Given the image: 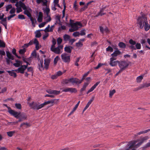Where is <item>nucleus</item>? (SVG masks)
I'll return each mask as SVG.
<instances>
[{"label":"nucleus","mask_w":150,"mask_h":150,"mask_svg":"<svg viewBox=\"0 0 150 150\" xmlns=\"http://www.w3.org/2000/svg\"><path fill=\"white\" fill-rule=\"evenodd\" d=\"M76 46L78 47H81L83 46V44L82 43L79 41V42L76 43Z\"/></svg>","instance_id":"nucleus-50"},{"label":"nucleus","mask_w":150,"mask_h":150,"mask_svg":"<svg viewBox=\"0 0 150 150\" xmlns=\"http://www.w3.org/2000/svg\"><path fill=\"white\" fill-rule=\"evenodd\" d=\"M37 40V39L36 38H35L34 40H30L29 42L28 43L29 45H31L33 44H35V43H34V42L36 41L35 40Z\"/></svg>","instance_id":"nucleus-53"},{"label":"nucleus","mask_w":150,"mask_h":150,"mask_svg":"<svg viewBox=\"0 0 150 150\" xmlns=\"http://www.w3.org/2000/svg\"><path fill=\"white\" fill-rule=\"evenodd\" d=\"M31 55L32 56L34 57L35 58L37 57V54L35 50H34L33 51Z\"/></svg>","instance_id":"nucleus-55"},{"label":"nucleus","mask_w":150,"mask_h":150,"mask_svg":"<svg viewBox=\"0 0 150 150\" xmlns=\"http://www.w3.org/2000/svg\"><path fill=\"white\" fill-rule=\"evenodd\" d=\"M79 35L80 33L78 32H76L74 33L73 34V35L75 37L79 36Z\"/></svg>","instance_id":"nucleus-56"},{"label":"nucleus","mask_w":150,"mask_h":150,"mask_svg":"<svg viewBox=\"0 0 150 150\" xmlns=\"http://www.w3.org/2000/svg\"><path fill=\"white\" fill-rule=\"evenodd\" d=\"M77 91L76 89L75 88H70V92L71 93H76Z\"/></svg>","instance_id":"nucleus-36"},{"label":"nucleus","mask_w":150,"mask_h":150,"mask_svg":"<svg viewBox=\"0 0 150 150\" xmlns=\"http://www.w3.org/2000/svg\"><path fill=\"white\" fill-rule=\"evenodd\" d=\"M12 8V6L11 4H9L7 5L6 7V11H8L9 10Z\"/></svg>","instance_id":"nucleus-51"},{"label":"nucleus","mask_w":150,"mask_h":150,"mask_svg":"<svg viewBox=\"0 0 150 150\" xmlns=\"http://www.w3.org/2000/svg\"><path fill=\"white\" fill-rule=\"evenodd\" d=\"M116 58H110V61L109 64L111 67H115L116 66L117 64H118L119 61L118 60L114 61L116 60Z\"/></svg>","instance_id":"nucleus-10"},{"label":"nucleus","mask_w":150,"mask_h":150,"mask_svg":"<svg viewBox=\"0 0 150 150\" xmlns=\"http://www.w3.org/2000/svg\"><path fill=\"white\" fill-rule=\"evenodd\" d=\"M7 18L6 17L4 18H3L1 20V21H0V23L3 24L5 23H7L6 21Z\"/></svg>","instance_id":"nucleus-35"},{"label":"nucleus","mask_w":150,"mask_h":150,"mask_svg":"<svg viewBox=\"0 0 150 150\" xmlns=\"http://www.w3.org/2000/svg\"><path fill=\"white\" fill-rule=\"evenodd\" d=\"M19 5L24 10L23 12L24 14L26 15L28 17H30L31 16V12L32 11L30 8L28 6H26L25 4L21 1H19Z\"/></svg>","instance_id":"nucleus-4"},{"label":"nucleus","mask_w":150,"mask_h":150,"mask_svg":"<svg viewBox=\"0 0 150 150\" xmlns=\"http://www.w3.org/2000/svg\"><path fill=\"white\" fill-rule=\"evenodd\" d=\"M46 91L49 93L54 94L55 95L59 94L60 92V91H57V90L51 89L47 90Z\"/></svg>","instance_id":"nucleus-15"},{"label":"nucleus","mask_w":150,"mask_h":150,"mask_svg":"<svg viewBox=\"0 0 150 150\" xmlns=\"http://www.w3.org/2000/svg\"><path fill=\"white\" fill-rule=\"evenodd\" d=\"M59 59V58L58 56H56L54 59V64H56L58 60Z\"/></svg>","instance_id":"nucleus-43"},{"label":"nucleus","mask_w":150,"mask_h":150,"mask_svg":"<svg viewBox=\"0 0 150 150\" xmlns=\"http://www.w3.org/2000/svg\"><path fill=\"white\" fill-rule=\"evenodd\" d=\"M50 50L56 54H59L62 52L61 50L57 47L50 48Z\"/></svg>","instance_id":"nucleus-14"},{"label":"nucleus","mask_w":150,"mask_h":150,"mask_svg":"<svg viewBox=\"0 0 150 150\" xmlns=\"http://www.w3.org/2000/svg\"><path fill=\"white\" fill-rule=\"evenodd\" d=\"M135 49H132V50H136V49L139 50L141 48V45L140 43H136L135 45Z\"/></svg>","instance_id":"nucleus-25"},{"label":"nucleus","mask_w":150,"mask_h":150,"mask_svg":"<svg viewBox=\"0 0 150 150\" xmlns=\"http://www.w3.org/2000/svg\"><path fill=\"white\" fill-rule=\"evenodd\" d=\"M69 82H70V79H64L63 80L62 83L63 84H67Z\"/></svg>","instance_id":"nucleus-42"},{"label":"nucleus","mask_w":150,"mask_h":150,"mask_svg":"<svg viewBox=\"0 0 150 150\" xmlns=\"http://www.w3.org/2000/svg\"><path fill=\"white\" fill-rule=\"evenodd\" d=\"M118 45L121 48L125 49L126 47V44L122 42H120L118 43Z\"/></svg>","instance_id":"nucleus-24"},{"label":"nucleus","mask_w":150,"mask_h":150,"mask_svg":"<svg viewBox=\"0 0 150 150\" xmlns=\"http://www.w3.org/2000/svg\"><path fill=\"white\" fill-rule=\"evenodd\" d=\"M70 88L69 87H67L64 88L62 91L63 92H70Z\"/></svg>","instance_id":"nucleus-59"},{"label":"nucleus","mask_w":150,"mask_h":150,"mask_svg":"<svg viewBox=\"0 0 150 150\" xmlns=\"http://www.w3.org/2000/svg\"><path fill=\"white\" fill-rule=\"evenodd\" d=\"M22 60L24 62H31V58L29 57L28 58H25L24 57H23Z\"/></svg>","instance_id":"nucleus-31"},{"label":"nucleus","mask_w":150,"mask_h":150,"mask_svg":"<svg viewBox=\"0 0 150 150\" xmlns=\"http://www.w3.org/2000/svg\"><path fill=\"white\" fill-rule=\"evenodd\" d=\"M4 105L7 108L8 111V112L11 115H15V113L14 112V110H12L11 108L7 106V104H4Z\"/></svg>","instance_id":"nucleus-18"},{"label":"nucleus","mask_w":150,"mask_h":150,"mask_svg":"<svg viewBox=\"0 0 150 150\" xmlns=\"http://www.w3.org/2000/svg\"><path fill=\"white\" fill-rule=\"evenodd\" d=\"M113 49L110 46H109L106 48V51L107 52H110L113 51Z\"/></svg>","instance_id":"nucleus-37"},{"label":"nucleus","mask_w":150,"mask_h":150,"mask_svg":"<svg viewBox=\"0 0 150 150\" xmlns=\"http://www.w3.org/2000/svg\"><path fill=\"white\" fill-rule=\"evenodd\" d=\"M46 23V22H43L39 25V27L40 28L43 27L45 24Z\"/></svg>","instance_id":"nucleus-57"},{"label":"nucleus","mask_w":150,"mask_h":150,"mask_svg":"<svg viewBox=\"0 0 150 150\" xmlns=\"http://www.w3.org/2000/svg\"><path fill=\"white\" fill-rule=\"evenodd\" d=\"M70 38V36L67 34H65L63 36L64 40L65 41L68 40Z\"/></svg>","instance_id":"nucleus-30"},{"label":"nucleus","mask_w":150,"mask_h":150,"mask_svg":"<svg viewBox=\"0 0 150 150\" xmlns=\"http://www.w3.org/2000/svg\"><path fill=\"white\" fill-rule=\"evenodd\" d=\"M106 14L105 13H103V12H101L100 11H99L95 16V17H97L99 16H102L103 15H105Z\"/></svg>","instance_id":"nucleus-39"},{"label":"nucleus","mask_w":150,"mask_h":150,"mask_svg":"<svg viewBox=\"0 0 150 150\" xmlns=\"http://www.w3.org/2000/svg\"><path fill=\"white\" fill-rule=\"evenodd\" d=\"M5 47V43L1 40H0V47Z\"/></svg>","instance_id":"nucleus-40"},{"label":"nucleus","mask_w":150,"mask_h":150,"mask_svg":"<svg viewBox=\"0 0 150 150\" xmlns=\"http://www.w3.org/2000/svg\"><path fill=\"white\" fill-rule=\"evenodd\" d=\"M35 40L34 42L35 45V48L37 50H38L41 48V46L39 45V43L37 40Z\"/></svg>","instance_id":"nucleus-22"},{"label":"nucleus","mask_w":150,"mask_h":150,"mask_svg":"<svg viewBox=\"0 0 150 150\" xmlns=\"http://www.w3.org/2000/svg\"><path fill=\"white\" fill-rule=\"evenodd\" d=\"M50 60L49 59H45L44 60V68L47 70L49 67V64L50 63Z\"/></svg>","instance_id":"nucleus-16"},{"label":"nucleus","mask_w":150,"mask_h":150,"mask_svg":"<svg viewBox=\"0 0 150 150\" xmlns=\"http://www.w3.org/2000/svg\"><path fill=\"white\" fill-rule=\"evenodd\" d=\"M88 7L86 5H85L81 9L80 11H84Z\"/></svg>","instance_id":"nucleus-61"},{"label":"nucleus","mask_w":150,"mask_h":150,"mask_svg":"<svg viewBox=\"0 0 150 150\" xmlns=\"http://www.w3.org/2000/svg\"><path fill=\"white\" fill-rule=\"evenodd\" d=\"M77 2L76 1L74 3V6H73V8L75 10L77 11L78 8L77 6L76 5Z\"/></svg>","instance_id":"nucleus-44"},{"label":"nucleus","mask_w":150,"mask_h":150,"mask_svg":"<svg viewBox=\"0 0 150 150\" xmlns=\"http://www.w3.org/2000/svg\"><path fill=\"white\" fill-rule=\"evenodd\" d=\"M26 69V66L24 65H21V67L18 68L17 69H15V70H12V71H15L20 73L21 74H24L25 70Z\"/></svg>","instance_id":"nucleus-11"},{"label":"nucleus","mask_w":150,"mask_h":150,"mask_svg":"<svg viewBox=\"0 0 150 150\" xmlns=\"http://www.w3.org/2000/svg\"><path fill=\"white\" fill-rule=\"evenodd\" d=\"M100 83V81H98L89 90L87 91L86 93L88 94L90 92L92 91L96 88V86Z\"/></svg>","instance_id":"nucleus-17"},{"label":"nucleus","mask_w":150,"mask_h":150,"mask_svg":"<svg viewBox=\"0 0 150 150\" xmlns=\"http://www.w3.org/2000/svg\"><path fill=\"white\" fill-rule=\"evenodd\" d=\"M43 30H37L35 32V37L37 38H39L41 36V34L40 33V31H43Z\"/></svg>","instance_id":"nucleus-23"},{"label":"nucleus","mask_w":150,"mask_h":150,"mask_svg":"<svg viewBox=\"0 0 150 150\" xmlns=\"http://www.w3.org/2000/svg\"><path fill=\"white\" fill-rule=\"evenodd\" d=\"M14 112H16L15 114V115H12L16 118H19V117H20L23 120H25L27 118V116L24 113H21V112L18 113L15 111Z\"/></svg>","instance_id":"nucleus-9"},{"label":"nucleus","mask_w":150,"mask_h":150,"mask_svg":"<svg viewBox=\"0 0 150 150\" xmlns=\"http://www.w3.org/2000/svg\"><path fill=\"white\" fill-rule=\"evenodd\" d=\"M26 50L25 48H23V49L20 50L19 52L20 54H23L25 52Z\"/></svg>","instance_id":"nucleus-41"},{"label":"nucleus","mask_w":150,"mask_h":150,"mask_svg":"<svg viewBox=\"0 0 150 150\" xmlns=\"http://www.w3.org/2000/svg\"><path fill=\"white\" fill-rule=\"evenodd\" d=\"M86 87L83 86L82 88H81L80 90V95H83L82 92L83 91H85L86 90Z\"/></svg>","instance_id":"nucleus-54"},{"label":"nucleus","mask_w":150,"mask_h":150,"mask_svg":"<svg viewBox=\"0 0 150 150\" xmlns=\"http://www.w3.org/2000/svg\"><path fill=\"white\" fill-rule=\"evenodd\" d=\"M129 63L125 61H119L118 66L120 69L122 71H124L127 67L129 66Z\"/></svg>","instance_id":"nucleus-5"},{"label":"nucleus","mask_w":150,"mask_h":150,"mask_svg":"<svg viewBox=\"0 0 150 150\" xmlns=\"http://www.w3.org/2000/svg\"><path fill=\"white\" fill-rule=\"evenodd\" d=\"M129 43L131 45L129 46V48L132 50V49H135V46H134L136 43V42L132 39H130L129 40Z\"/></svg>","instance_id":"nucleus-12"},{"label":"nucleus","mask_w":150,"mask_h":150,"mask_svg":"<svg viewBox=\"0 0 150 150\" xmlns=\"http://www.w3.org/2000/svg\"><path fill=\"white\" fill-rule=\"evenodd\" d=\"M52 44L51 45V48H52L55 47V45L56 43V40L55 39H54V38H53L52 39Z\"/></svg>","instance_id":"nucleus-33"},{"label":"nucleus","mask_w":150,"mask_h":150,"mask_svg":"<svg viewBox=\"0 0 150 150\" xmlns=\"http://www.w3.org/2000/svg\"><path fill=\"white\" fill-rule=\"evenodd\" d=\"M62 41V39L60 38H58L57 39V43L58 45H60Z\"/></svg>","instance_id":"nucleus-46"},{"label":"nucleus","mask_w":150,"mask_h":150,"mask_svg":"<svg viewBox=\"0 0 150 150\" xmlns=\"http://www.w3.org/2000/svg\"><path fill=\"white\" fill-rule=\"evenodd\" d=\"M66 29V26L65 25H62L61 27L58 28V31H61L62 30H65Z\"/></svg>","instance_id":"nucleus-47"},{"label":"nucleus","mask_w":150,"mask_h":150,"mask_svg":"<svg viewBox=\"0 0 150 150\" xmlns=\"http://www.w3.org/2000/svg\"><path fill=\"white\" fill-rule=\"evenodd\" d=\"M147 22V18L145 14H142V16L139 17L137 19V23L141 29L143 28L145 24Z\"/></svg>","instance_id":"nucleus-3"},{"label":"nucleus","mask_w":150,"mask_h":150,"mask_svg":"<svg viewBox=\"0 0 150 150\" xmlns=\"http://www.w3.org/2000/svg\"><path fill=\"white\" fill-rule=\"evenodd\" d=\"M72 48V47L71 46L65 47L64 48V51L68 53H71Z\"/></svg>","instance_id":"nucleus-20"},{"label":"nucleus","mask_w":150,"mask_h":150,"mask_svg":"<svg viewBox=\"0 0 150 150\" xmlns=\"http://www.w3.org/2000/svg\"><path fill=\"white\" fill-rule=\"evenodd\" d=\"M40 64H38L39 69L40 70H41L42 69H43V62L42 60L40 61Z\"/></svg>","instance_id":"nucleus-29"},{"label":"nucleus","mask_w":150,"mask_h":150,"mask_svg":"<svg viewBox=\"0 0 150 150\" xmlns=\"http://www.w3.org/2000/svg\"><path fill=\"white\" fill-rule=\"evenodd\" d=\"M58 101V99H52L45 102L43 103L40 104L39 103L35 102L34 101L29 104L30 106L34 110H39L43 107L45 105L50 104V106H53L54 103L57 104Z\"/></svg>","instance_id":"nucleus-1"},{"label":"nucleus","mask_w":150,"mask_h":150,"mask_svg":"<svg viewBox=\"0 0 150 150\" xmlns=\"http://www.w3.org/2000/svg\"><path fill=\"white\" fill-rule=\"evenodd\" d=\"M144 26V30L146 31H147L150 28V25L148 23V22L146 23L145 24Z\"/></svg>","instance_id":"nucleus-27"},{"label":"nucleus","mask_w":150,"mask_h":150,"mask_svg":"<svg viewBox=\"0 0 150 150\" xmlns=\"http://www.w3.org/2000/svg\"><path fill=\"white\" fill-rule=\"evenodd\" d=\"M105 70L107 71L105 74L106 75L111 72L112 71V69L109 68L106 69H105Z\"/></svg>","instance_id":"nucleus-62"},{"label":"nucleus","mask_w":150,"mask_h":150,"mask_svg":"<svg viewBox=\"0 0 150 150\" xmlns=\"http://www.w3.org/2000/svg\"><path fill=\"white\" fill-rule=\"evenodd\" d=\"M55 19L56 21H57L59 22H60V17L59 16H57L55 17Z\"/></svg>","instance_id":"nucleus-60"},{"label":"nucleus","mask_w":150,"mask_h":150,"mask_svg":"<svg viewBox=\"0 0 150 150\" xmlns=\"http://www.w3.org/2000/svg\"><path fill=\"white\" fill-rule=\"evenodd\" d=\"M149 138L148 136H146L141 138L139 139L130 142L127 144V145L129 146L128 148L126 150H135L134 149L135 146L136 147L139 146L143 143L148 139Z\"/></svg>","instance_id":"nucleus-2"},{"label":"nucleus","mask_w":150,"mask_h":150,"mask_svg":"<svg viewBox=\"0 0 150 150\" xmlns=\"http://www.w3.org/2000/svg\"><path fill=\"white\" fill-rule=\"evenodd\" d=\"M43 18V14L41 12H40L38 17V21L39 22H42Z\"/></svg>","instance_id":"nucleus-21"},{"label":"nucleus","mask_w":150,"mask_h":150,"mask_svg":"<svg viewBox=\"0 0 150 150\" xmlns=\"http://www.w3.org/2000/svg\"><path fill=\"white\" fill-rule=\"evenodd\" d=\"M15 106L17 109H21V105L20 103H16Z\"/></svg>","instance_id":"nucleus-48"},{"label":"nucleus","mask_w":150,"mask_h":150,"mask_svg":"<svg viewBox=\"0 0 150 150\" xmlns=\"http://www.w3.org/2000/svg\"><path fill=\"white\" fill-rule=\"evenodd\" d=\"M148 132L147 130H146L144 131H140L138 133V134H139V135L143 134L146 133Z\"/></svg>","instance_id":"nucleus-58"},{"label":"nucleus","mask_w":150,"mask_h":150,"mask_svg":"<svg viewBox=\"0 0 150 150\" xmlns=\"http://www.w3.org/2000/svg\"><path fill=\"white\" fill-rule=\"evenodd\" d=\"M16 15L15 14H12V15H10V16H8L7 18H8V20H10V19L11 18H13V17H14V16H15Z\"/></svg>","instance_id":"nucleus-63"},{"label":"nucleus","mask_w":150,"mask_h":150,"mask_svg":"<svg viewBox=\"0 0 150 150\" xmlns=\"http://www.w3.org/2000/svg\"><path fill=\"white\" fill-rule=\"evenodd\" d=\"M15 9L14 8H12L10 11V13L11 14L14 13L15 12Z\"/></svg>","instance_id":"nucleus-64"},{"label":"nucleus","mask_w":150,"mask_h":150,"mask_svg":"<svg viewBox=\"0 0 150 150\" xmlns=\"http://www.w3.org/2000/svg\"><path fill=\"white\" fill-rule=\"evenodd\" d=\"M15 133V131H9L7 132V134L9 137H11Z\"/></svg>","instance_id":"nucleus-34"},{"label":"nucleus","mask_w":150,"mask_h":150,"mask_svg":"<svg viewBox=\"0 0 150 150\" xmlns=\"http://www.w3.org/2000/svg\"><path fill=\"white\" fill-rule=\"evenodd\" d=\"M7 72L8 73L9 75L11 76H13L15 78L17 76V75L16 73L11 71H8Z\"/></svg>","instance_id":"nucleus-26"},{"label":"nucleus","mask_w":150,"mask_h":150,"mask_svg":"<svg viewBox=\"0 0 150 150\" xmlns=\"http://www.w3.org/2000/svg\"><path fill=\"white\" fill-rule=\"evenodd\" d=\"M26 69H27V72H31L32 73H33V67H28Z\"/></svg>","instance_id":"nucleus-38"},{"label":"nucleus","mask_w":150,"mask_h":150,"mask_svg":"<svg viewBox=\"0 0 150 150\" xmlns=\"http://www.w3.org/2000/svg\"><path fill=\"white\" fill-rule=\"evenodd\" d=\"M6 56L8 58V59H6V62L7 64L9 65L10 62L12 63V62L11 61L10 59L13 60L14 57L8 51H6Z\"/></svg>","instance_id":"nucleus-8"},{"label":"nucleus","mask_w":150,"mask_h":150,"mask_svg":"<svg viewBox=\"0 0 150 150\" xmlns=\"http://www.w3.org/2000/svg\"><path fill=\"white\" fill-rule=\"evenodd\" d=\"M70 82L72 83H75L76 84H79V79L76 78H71L70 79Z\"/></svg>","instance_id":"nucleus-19"},{"label":"nucleus","mask_w":150,"mask_h":150,"mask_svg":"<svg viewBox=\"0 0 150 150\" xmlns=\"http://www.w3.org/2000/svg\"><path fill=\"white\" fill-rule=\"evenodd\" d=\"M61 57L62 61L65 63H69L70 60V56L67 53H64L61 54Z\"/></svg>","instance_id":"nucleus-7"},{"label":"nucleus","mask_w":150,"mask_h":150,"mask_svg":"<svg viewBox=\"0 0 150 150\" xmlns=\"http://www.w3.org/2000/svg\"><path fill=\"white\" fill-rule=\"evenodd\" d=\"M18 18L19 19L23 20L25 19L24 16L23 15L20 14L18 15Z\"/></svg>","instance_id":"nucleus-52"},{"label":"nucleus","mask_w":150,"mask_h":150,"mask_svg":"<svg viewBox=\"0 0 150 150\" xmlns=\"http://www.w3.org/2000/svg\"><path fill=\"white\" fill-rule=\"evenodd\" d=\"M121 54V52L117 48H116V50H115L111 55L112 57L111 58H116V57L119 55H120Z\"/></svg>","instance_id":"nucleus-13"},{"label":"nucleus","mask_w":150,"mask_h":150,"mask_svg":"<svg viewBox=\"0 0 150 150\" xmlns=\"http://www.w3.org/2000/svg\"><path fill=\"white\" fill-rule=\"evenodd\" d=\"M24 125L25 126V127H27L30 126V124L27 123H22L20 125V127H22Z\"/></svg>","instance_id":"nucleus-45"},{"label":"nucleus","mask_w":150,"mask_h":150,"mask_svg":"<svg viewBox=\"0 0 150 150\" xmlns=\"http://www.w3.org/2000/svg\"><path fill=\"white\" fill-rule=\"evenodd\" d=\"M115 91L114 89L112 91H110L109 95L110 97H112V96L115 93Z\"/></svg>","instance_id":"nucleus-49"},{"label":"nucleus","mask_w":150,"mask_h":150,"mask_svg":"<svg viewBox=\"0 0 150 150\" xmlns=\"http://www.w3.org/2000/svg\"><path fill=\"white\" fill-rule=\"evenodd\" d=\"M73 21L70 19V24L72 28H74L76 30H77L79 27L78 26H82L81 23L79 22H76L75 23H73Z\"/></svg>","instance_id":"nucleus-6"},{"label":"nucleus","mask_w":150,"mask_h":150,"mask_svg":"<svg viewBox=\"0 0 150 150\" xmlns=\"http://www.w3.org/2000/svg\"><path fill=\"white\" fill-rule=\"evenodd\" d=\"M30 18V20L31 21L32 24L34 26H35L34 25L35 24V23L36 22V20L35 18H33L31 16L30 17H29Z\"/></svg>","instance_id":"nucleus-28"},{"label":"nucleus","mask_w":150,"mask_h":150,"mask_svg":"<svg viewBox=\"0 0 150 150\" xmlns=\"http://www.w3.org/2000/svg\"><path fill=\"white\" fill-rule=\"evenodd\" d=\"M143 79V76H138L136 79L137 81V83L140 82Z\"/></svg>","instance_id":"nucleus-32"}]
</instances>
